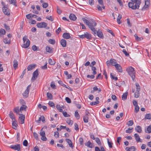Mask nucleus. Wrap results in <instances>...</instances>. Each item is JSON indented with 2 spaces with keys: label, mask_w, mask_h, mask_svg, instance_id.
<instances>
[{
  "label": "nucleus",
  "mask_w": 151,
  "mask_h": 151,
  "mask_svg": "<svg viewBox=\"0 0 151 151\" xmlns=\"http://www.w3.org/2000/svg\"><path fill=\"white\" fill-rule=\"evenodd\" d=\"M88 116L86 115H84L83 117V119L84 122L87 123L88 122Z\"/></svg>",
  "instance_id": "nucleus-31"
},
{
  "label": "nucleus",
  "mask_w": 151,
  "mask_h": 151,
  "mask_svg": "<svg viewBox=\"0 0 151 151\" xmlns=\"http://www.w3.org/2000/svg\"><path fill=\"white\" fill-rule=\"evenodd\" d=\"M33 135L35 138L36 139H37L38 138V134L35 132L33 133Z\"/></svg>",
  "instance_id": "nucleus-62"
},
{
  "label": "nucleus",
  "mask_w": 151,
  "mask_h": 151,
  "mask_svg": "<svg viewBox=\"0 0 151 151\" xmlns=\"http://www.w3.org/2000/svg\"><path fill=\"white\" fill-rule=\"evenodd\" d=\"M89 28L93 31L94 34H96V30L95 29V28L93 27H95L96 25V23L94 21H92V23H91L89 22L87 24Z\"/></svg>",
  "instance_id": "nucleus-3"
},
{
  "label": "nucleus",
  "mask_w": 151,
  "mask_h": 151,
  "mask_svg": "<svg viewBox=\"0 0 151 151\" xmlns=\"http://www.w3.org/2000/svg\"><path fill=\"white\" fill-rule=\"evenodd\" d=\"M46 50L48 52L51 53L53 52V50L52 48H51L49 46H47L46 47Z\"/></svg>",
  "instance_id": "nucleus-26"
},
{
  "label": "nucleus",
  "mask_w": 151,
  "mask_h": 151,
  "mask_svg": "<svg viewBox=\"0 0 151 151\" xmlns=\"http://www.w3.org/2000/svg\"><path fill=\"white\" fill-rule=\"evenodd\" d=\"M19 101L20 103L22 105H25L26 103L24 100L21 99Z\"/></svg>",
  "instance_id": "nucleus-56"
},
{
  "label": "nucleus",
  "mask_w": 151,
  "mask_h": 151,
  "mask_svg": "<svg viewBox=\"0 0 151 151\" xmlns=\"http://www.w3.org/2000/svg\"><path fill=\"white\" fill-rule=\"evenodd\" d=\"M25 119V116L22 114H19V121L21 124L24 123Z\"/></svg>",
  "instance_id": "nucleus-10"
},
{
  "label": "nucleus",
  "mask_w": 151,
  "mask_h": 151,
  "mask_svg": "<svg viewBox=\"0 0 151 151\" xmlns=\"http://www.w3.org/2000/svg\"><path fill=\"white\" fill-rule=\"evenodd\" d=\"M3 42L5 44H9L10 42V39H8L6 38H5Z\"/></svg>",
  "instance_id": "nucleus-35"
},
{
  "label": "nucleus",
  "mask_w": 151,
  "mask_h": 151,
  "mask_svg": "<svg viewBox=\"0 0 151 151\" xmlns=\"http://www.w3.org/2000/svg\"><path fill=\"white\" fill-rule=\"evenodd\" d=\"M47 97L48 98V99H52V96L51 93L48 92L47 93Z\"/></svg>",
  "instance_id": "nucleus-41"
},
{
  "label": "nucleus",
  "mask_w": 151,
  "mask_h": 151,
  "mask_svg": "<svg viewBox=\"0 0 151 151\" xmlns=\"http://www.w3.org/2000/svg\"><path fill=\"white\" fill-rule=\"evenodd\" d=\"M134 37H135V40L137 41H139L141 40V38L139 37L136 34L134 35Z\"/></svg>",
  "instance_id": "nucleus-43"
},
{
  "label": "nucleus",
  "mask_w": 151,
  "mask_h": 151,
  "mask_svg": "<svg viewBox=\"0 0 151 151\" xmlns=\"http://www.w3.org/2000/svg\"><path fill=\"white\" fill-rule=\"evenodd\" d=\"M82 19L83 21L84 22V23H85L86 24V25L89 22L88 20L87 19H86L84 18H82Z\"/></svg>",
  "instance_id": "nucleus-63"
},
{
  "label": "nucleus",
  "mask_w": 151,
  "mask_h": 151,
  "mask_svg": "<svg viewBox=\"0 0 151 151\" xmlns=\"http://www.w3.org/2000/svg\"><path fill=\"white\" fill-rule=\"evenodd\" d=\"M75 117H76L77 119H78L80 118V115L78 113V112L76 111H75Z\"/></svg>",
  "instance_id": "nucleus-42"
},
{
  "label": "nucleus",
  "mask_w": 151,
  "mask_h": 151,
  "mask_svg": "<svg viewBox=\"0 0 151 151\" xmlns=\"http://www.w3.org/2000/svg\"><path fill=\"white\" fill-rule=\"evenodd\" d=\"M36 66V64H32L29 65L27 68L28 70H31L34 68H35Z\"/></svg>",
  "instance_id": "nucleus-14"
},
{
  "label": "nucleus",
  "mask_w": 151,
  "mask_h": 151,
  "mask_svg": "<svg viewBox=\"0 0 151 151\" xmlns=\"http://www.w3.org/2000/svg\"><path fill=\"white\" fill-rule=\"evenodd\" d=\"M97 33L98 36L101 38H103L104 36L102 32L100 30L96 32V34Z\"/></svg>",
  "instance_id": "nucleus-17"
},
{
  "label": "nucleus",
  "mask_w": 151,
  "mask_h": 151,
  "mask_svg": "<svg viewBox=\"0 0 151 151\" xmlns=\"http://www.w3.org/2000/svg\"><path fill=\"white\" fill-rule=\"evenodd\" d=\"M122 52L126 56H129V54L127 52L125 49H123L122 50Z\"/></svg>",
  "instance_id": "nucleus-57"
},
{
  "label": "nucleus",
  "mask_w": 151,
  "mask_h": 151,
  "mask_svg": "<svg viewBox=\"0 0 151 151\" xmlns=\"http://www.w3.org/2000/svg\"><path fill=\"white\" fill-rule=\"evenodd\" d=\"M6 32L5 30L3 29H1L0 30V34L4 35L5 34Z\"/></svg>",
  "instance_id": "nucleus-51"
},
{
  "label": "nucleus",
  "mask_w": 151,
  "mask_h": 151,
  "mask_svg": "<svg viewBox=\"0 0 151 151\" xmlns=\"http://www.w3.org/2000/svg\"><path fill=\"white\" fill-rule=\"evenodd\" d=\"M2 11L4 14L7 15H9L10 14L9 9L7 7L4 6L2 8Z\"/></svg>",
  "instance_id": "nucleus-11"
},
{
  "label": "nucleus",
  "mask_w": 151,
  "mask_h": 151,
  "mask_svg": "<svg viewBox=\"0 0 151 151\" xmlns=\"http://www.w3.org/2000/svg\"><path fill=\"white\" fill-rule=\"evenodd\" d=\"M65 141L67 142L68 143V144L70 147L72 148L73 147V143L70 139H65Z\"/></svg>",
  "instance_id": "nucleus-23"
},
{
  "label": "nucleus",
  "mask_w": 151,
  "mask_h": 151,
  "mask_svg": "<svg viewBox=\"0 0 151 151\" xmlns=\"http://www.w3.org/2000/svg\"><path fill=\"white\" fill-rule=\"evenodd\" d=\"M145 132L148 133H151V125L147 127V131H146Z\"/></svg>",
  "instance_id": "nucleus-37"
},
{
  "label": "nucleus",
  "mask_w": 151,
  "mask_h": 151,
  "mask_svg": "<svg viewBox=\"0 0 151 151\" xmlns=\"http://www.w3.org/2000/svg\"><path fill=\"white\" fill-rule=\"evenodd\" d=\"M133 129V128H132L131 129L129 128L128 129H127L126 130V133H131L132 132V131H131V130Z\"/></svg>",
  "instance_id": "nucleus-58"
},
{
  "label": "nucleus",
  "mask_w": 151,
  "mask_h": 151,
  "mask_svg": "<svg viewBox=\"0 0 151 151\" xmlns=\"http://www.w3.org/2000/svg\"><path fill=\"white\" fill-rule=\"evenodd\" d=\"M134 136L135 137V140L137 142H142V141H140V139L138 134L135 133L134 134Z\"/></svg>",
  "instance_id": "nucleus-18"
},
{
  "label": "nucleus",
  "mask_w": 151,
  "mask_h": 151,
  "mask_svg": "<svg viewBox=\"0 0 151 151\" xmlns=\"http://www.w3.org/2000/svg\"><path fill=\"white\" fill-rule=\"evenodd\" d=\"M136 91H139L140 90V86L138 83H136Z\"/></svg>",
  "instance_id": "nucleus-49"
},
{
  "label": "nucleus",
  "mask_w": 151,
  "mask_h": 151,
  "mask_svg": "<svg viewBox=\"0 0 151 151\" xmlns=\"http://www.w3.org/2000/svg\"><path fill=\"white\" fill-rule=\"evenodd\" d=\"M117 64L116 60L114 59H111L106 62V64L108 66L110 65L115 66Z\"/></svg>",
  "instance_id": "nucleus-4"
},
{
  "label": "nucleus",
  "mask_w": 151,
  "mask_h": 151,
  "mask_svg": "<svg viewBox=\"0 0 151 151\" xmlns=\"http://www.w3.org/2000/svg\"><path fill=\"white\" fill-rule=\"evenodd\" d=\"M9 2L10 4H13L14 5H15L16 1V0H9Z\"/></svg>",
  "instance_id": "nucleus-50"
},
{
  "label": "nucleus",
  "mask_w": 151,
  "mask_h": 151,
  "mask_svg": "<svg viewBox=\"0 0 151 151\" xmlns=\"http://www.w3.org/2000/svg\"><path fill=\"white\" fill-rule=\"evenodd\" d=\"M95 141L97 143V144L99 145H101V143L100 142V139L98 137H96L95 138Z\"/></svg>",
  "instance_id": "nucleus-38"
},
{
  "label": "nucleus",
  "mask_w": 151,
  "mask_h": 151,
  "mask_svg": "<svg viewBox=\"0 0 151 151\" xmlns=\"http://www.w3.org/2000/svg\"><path fill=\"white\" fill-rule=\"evenodd\" d=\"M99 101L93 102L91 103L90 105L92 106H93V105H95L97 104H99Z\"/></svg>",
  "instance_id": "nucleus-53"
},
{
  "label": "nucleus",
  "mask_w": 151,
  "mask_h": 151,
  "mask_svg": "<svg viewBox=\"0 0 151 151\" xmlns=\"http://www.w3.org/2000/svg\"><path fill=\"white\" fill-rule=\"evenodd\" d=\"M47 24L45 22H41L37 23V26L38 28H45L47 27Z\"/></svg>",
  "instance_id": "nucleus-9"
},
{
  "label": "nucleus",
  "mask_w": 151,
  "mask_h": 151,
  "mask_svg": "<svg viewBox=\"0 0 151 151\" xmlns=\"http://www.w3.org/2000/svg\"><path fill=\"white\" fill-rule=\"evenodd\" d=\"M49 64L51 65H54L55 64V62L54 60L50 59L49 60Z\"/></svg>",
  "instance_id": "nucleus-32"
},
{
  "label": "nucleus",
  "mask_w": 151,
  "mask_h": 151,
  "mask_svg": "<svg viewBox=\"0 0 151 151\" xmlns=\"http://www.w3.org/2000/svg\"><path fill=\"white\" fill-rule=\"evenodd\" d=\"M27 106L26 105H22L20 109V111H26Z\"/></svg>",
  "instance_id": "nucleus-36"
},
{
  "label": "nucleus",
  "mask_w": 151,
  "mask_h": 151,
  "mask_svg": "<svg viewBox=\"0 0 151 151\" xmlns=\"http://www.w3.org/2000/svg\"><path fill=\"white\" fill-rule=\"evenodd\" d=\"M135 130L138 132L141 133L142 130L141 127L139 126H137L135 128Z\"/></svg>",
  "instance_id": "nucleus-24"
},
{
  "label": "nucleus",
  "mask_w": 151,
  "mask_h": 151,
  "mask_svg": "<svg viewBox=\"0 0 151 151\" xmlns=\"http://www.w3.org/2000/svg\"><path fill=\"white\" fill-rule=\"evenodd\" d=\"M78 36L80 38L83 39L85 37L88 40L91 39L92 37L91 35L87 32H86L84 34L78 35Z\"/></svg>",
  "instance_id": "nucleus-5"
},
{
  "label": "nucleus",
  "mask_w": 151,
  "mask_h": 151,
  "mask_svg": "<svg viewBox=\"0 0 151 151\" xmlns=\"http://www.w3.org/2000/svg\"><path fill=\"white\" fill-rule=\"evenodd\" d=\"M90 66L91 67V70L93 71L92 73L93 75H95L97 73L96 71V68L94 66H93L91 65H90Z\"/></svg>",
  "instance_id": "nucleus-27"
},
{
  "label": "nucleus",
  "mask_w": 151,
  "mask_h": 151,
  "mask_svg": "<svg viewBox=\"0 0 151 151\" xmlns=\"http://www.w3.org/2000/svg\"><path fill=\"white\" fill-rule=\"evenodd\" d=\"M10 147L15 150H17L18 151H21V147L20 144H18L14 145H11Z\"/></svg>",
  "instance_id": "nucleus-6"
},
{
  "label": "nucleus",
  "mask_w": 151,
  "mask_h": 151,
  "mask_svg": "<svg viewBox=\"0 0 151 151\" xmlns=\"http://www.w3.org/2000/svg\"><path fill=\"white\" fill-rule=\"evenodd\" d=\"M139 91H137L134 93V97L135 98H138L139 96Z\"/></svg>",
  "instance_id": "nucleus-40"
},
{
  "label": "nucleus",
  "mask_w": 151,
  "mask_h": 151,
  "mask_svg": "<svg viewBox=\"0 0 151 151\" xmlns=\"http://www.w3.org/2000/svg\"><path fill=\"white\" fill-rule=\"evenodd\" d=\"M23 145L25 146H27L28 145V142L26 140H24L23 142Z\"/></svg>",
  "instance_id": "nucleus-64"
},
{
  "label": "nucleus",
  "mask_w": 151,
  "mask_h": 151,
  "mask_svg": "<svg viewBox=\"0 0 151 151\" xmlns=\"http://www.w3.org/2000/svg\"><path fill=\"white\" fill-rule=\"evenodd\" d=\"M60 44L63 47H65L66 46V41L65 40L62 39L60 41Z\"/></svg>",
  "instance_id": "nucleus-16"
},
{
  "label": "nucleus",
  "mask_w": 151,
  "mask_h": 151,
  "mask_svg": "<svg viewBox=\"0 0 151 151\" xmlns=\"http://www.w3.org/2000/svg\"><path fill=\"white\" fill-rule=\"evenodd\" d=\"M65 100L68 103H71V101L70 99L68 97H66L65 98Z\"/></svg>",
  "instance_id": "nucleus-60"
},
{
  "label": "nucleus",
  "mask_w": 151,
  "mask_h": 151,
  "mask_svg": "<svg viewBox=\"0 0 151 151\" xmlns=\"http://www.w3.org/2000/svg\"><path fill=\"white\" fill-rule=\"evenodd\" d=\"M18 63L17 61L16 60H14L13 61V67L15 69H16L17 68Z\"/></svg>",
  "instance_id": "nucleus-22"
},
{
  "label": "nucleus",
  "mask_w": 151,
  "mask_h": 151,
  "mask_svg": "<svg viewBox=\"0 0 151 151\" xmlns=\"http://www.w3.org/2000/svg\"><path fill=\"white\" fill-rule=\"evenodd\" d=\"M149 7V6L145 4V6L142 7V11L147 10V9Z\"/></svg>",
  "instance_id": "nucleus-52"
},
{
  "label": "nucleus",
  "mask_w": 151,
  "mask_h": 151,
  "mask_svg": "<svg viewBox=\"0 0 151 151\" xmlns=\"http://www.w3.org/2000/svg\"><path fill=\"white\" fill-rule=\"evenodd\" d=\"M122 15L121 14H119L118 16L117 21L119 24H120L121 23V22H120V20L122 18Z\"/></svg>",
  "instance_id": "nucleus-30"
},
{
  "label": "nucleus",
  "mask_w": 151,
  "mask_h": 151,
  "mask_svg": "<svg viewBox=\"0 0 151 151\" xmlns=\"http://www.w3.org/2000/svg\"><path fill=\"white\" fill-rule=\"evenodd\" d=\"M42 129H43L42 128L41 129L40 132V135L41 136L45 135V132L44 131L42 130Z\"/></svg>",
  "instance_id": "nucleus-45"
},
{
  "label": "nucleus",
  "mask_w": 151,
  "mask_h": 151,
  "mask_svg": "<svg viewBox=\"0 0 151 151\" xmlns=\"http://www.w3.org/2000/svg\"><path fill=\"white\" fill-rule=\"evenodd\" d=\"M135 106V112L137 113L139 111V108L138 105Z\"/></svg>",
  "instance_id": "nucleus-54"
},
{
  "label": "nucleus",
  "mask_w": 151,
  "mask_h": 151,
  "mask_svg": "<svg viewBox=\"0 0 151 151\" xmlns=\"http://www.w3.org/2000/svg\"><path fill=\"white\" fill-rule=\"evenodd\" d=\"M145 118L148 119H151V114H147L145 116Z\"/></svg>",
  "instance_id": "nucleus-33"
},
{
  "label": "nucleus",
  "mask_w": 151,
  "mask_h": 151,
  "mask_svg": "<svg viewBox=\"0 0 151 151\" xmlns=\"http://www.w3.org/2000/svg\"><path fill=\"white\" fill-rule=\"evenodd\" d=\"M135 149H136L134 146H132L130 147H127L125 148L127 151H135Z\"/></svg>",
  "instance_id": "nucleus-20"
},
{
  "label": "nucleus",
  "mask_w": 151,
  "mask_h": 151,
  "mask_svg": "<svg viewBox=\"0 0 151 151\" xmlns=\"http://www.w3.org/2000/svg\"><path fill=\"white\" fill-rule=\"evenodd\" d=\"M63 38L65 39H68L70 37V36L69 33L65 32L63 33Z\"/></svg>",
  "instance_id": "nucleus-15"
},
{
  "label": "nucleus",
  "mask_w": 151,
  "mask_h": 151,
  "mask_svg": "<svg viewBox=\"0 0 151 151\" xmlns=\"http://www.w3.org/2000/svg\"><path fill=\"white\" fill-rule=\"evenodd\" d=\"M110 76L111 78L114 80L115 81H116L118 79V78L117 77H114L113 75H112V73H110Z\"/></svg>",
  "instance_id": "nucleus-47"
},
{
  "label": "nucleus",
  "mask_w": 151,
  "mask_h": 151,
  "mask_svg": "<svg viewBox=\"0 0 151 151\" xmlns=\"http://www.w3.org/2000/svg\"><path fill=\"white\" fill-rule=\"evenodd\" d=\"M58 83L61 85L63 86L64 87H66V85L63 83L62 81H58Z\"/></svg>",
  "instance_id": "nucleus-59"
},
{
  "label": "nucleus",
  "mask_w": 151,
  "mask_h": 151,
  "mask_svg": "<svg viewBox=\"0 0 151 151\" xmlns=\"http://www.w3.org/2000/svg\"><path fill=\"white\" fill-rule=\"evenodd\" d=\"M19 107L17 106L15 107L14 109V111L18 114L19 112Z\"/></svg>",
  "instance_id": "nucleus-34"
},
{
  "label": "nucleus",
  "mask_w": 151,
  "mask_h": 151,
  "mask_svg": "<svg viewBox=\"0 0 151 151\" xmlns=\"http://www.w3.org/2000/svg\"><path fill=\"white\" fill-rule=\"evenodd\" d=\"M30 42L29 40L28 39L27 40L26 42L24 43L22 47L24 48H26L29 47L30 45Z\"/></svg>",
  "instance_id": "nucleus-12"
},
{
  "label": "nucleus",
  "mask_w": 151,
  "mask_h": 151,
  "mask_svg": "<svg viewBox=\"0 0 151 151\" xmlns=\"http://www.w3.org/2000/svg\"><path fill=\"white\" fill-rule=\"evenodd\" d=\"M69 18L72 20L75 21L76 19V17L74 14H71L69 16Z\"/></svg>",
  "instance_id": "nucleus-21"
},
{
  "label": "nucleus",
  "mask_w": 151,
  "mask_h": 151,
  "mask_svg": "<svg viewBox=\"0 0 151 151\" xmlns=\"http://www.w3.org/2000/svg\"><path fill=\"white\" fill-rule=\"evenodd\" d=\"M26 18L28 19H30L32 17V14H27L26 15Z\"/></svg>",
  "instance_id": "nucleus-61"
},
{
  "label": "nucleus",
  "mask_w": 151,
  "mask_h": 151,
  "mask_svg": "<svg viewBox=\"0 0 151 151\" xmlns=\"http://www.w3.org/2000/svg\"><path fill=\"white\" fill-rule=\"evenodd\" d=\"M63 116L65 117H69L70 116V115L69 114H67V113L65 111H63Z\"/></svg>",
  "instance_id": "nucleus-48"
},
{
  "label": "nucleus",
  "mask_w": 151,
  "mask_h": 151,
  "mask_svg": "<svg viewBox=\"0 0 151 151\" xmlns=\"http://www.w3.org/2000/svg\"><path fill=\"white\" fill-rule=\"evenodd\" d=\"M38 75V69H37L33 73L31 80L33 81H35Z\"/></svg>",
  "instance_id": "nucleus-8"
},
{
  "label": "nucleus",
  "mask_w": 151,
  "mask_h": 151,
  "mask_svg": "<svg viewBox=\"0 0 151 151\" xmlns=\"http://www.w3.org/2000/svg\"><path fill=\"white\" fill-rule=\"evenodd\" d=\"M48 42L51 44L54 45L55 43V40L52 39H49Z\"/></svg>",
  "instance_id": "nucleus-44"
},
{
  "label": "nucleus",
  "mask_w": 151,
  "mask_h": 151,
  "mask_svg": "<svg viewBox=\"0 0 151 151\" xmlns=\"http://www.w3.org/2000/svg\"><path fill=\"white\" fill-rule=\"evenodd\" d=\"M67 122L70 125H72L73 123V121L70 120V119H68L67 120Z\"/></svg>",
  "instance_id": "nucleus-46"
},
{
  "label": "nucleus",
  "mask_w": 151,
  "mask_h": 151,
  "mask_svg": "<svg viewBox=\"0 0 151 151\" xmlns=\"http://www.w3.org/2000/svg\"><path fill=\"white\" fill-rule=\"evenodd\" d=\"M42 7L44 8H46L48 6V4L47 3L44 2L42 4Z\"/></svg>",
  "instance_id": "nucleus-55"
},
{
  "label": "nucleus",
  "mask_w": 151,
  "mask_h": 151,
  "mask_svg": "<svg viewBox=\"0 0 151 151\" xmlns=\"http://www.w3.org/2000/svg\"><path fill=\"white\" fill-rule=\"evenodd\" d=\"M128 92H125L123 93L122 96V99L123 100H126L127 99Z\"/></svg>",
  "instance_id": "nucleus-28"
},
{
  "label": "nucleus",
  "mask_w": 151,
  "mask_h": 151,
  "mask_svg": "<svg viewBox=\"0 0 151 151\" xmlns=\"http://www.w3.org/2000/svg\"><path fill=\"white\" fill-rule=\"evenodd\" d=\"M115 67L118 71L120 73L122 72V68L119 64H117L115 66Z\"/></svg>",
  "instance_id": "nucleus-13"
},
{
  "label": "nucleus",
  "mask_w": 151,
  "mask_h": 151,
  "mask_svg": "<svg viewBox=\"0 0 151 151\" xmlns=\"http://www.w3.org/2000/svg\"><path fill=\"white\" fill-rule=\"evenodd\" d=\"M30 85L28 86L27 87L26 90L22 94L23 96H24L26 98H27L28 96L29 91L30 89Z\"/></svg>",
  "instance_id": "nucleus-7"
},
{
  "label": "nucleus",
  "mask_w": 151,
  "mask_h": 151,
  "mask_svg": "<svg viewBox=\"0 0 151 151\" xmlns=\"http://www.w3.org/2000/svg\"><path fill=\"white\" fill-rule=\"evenodd\" d=\"M9 116L12 120H13V119H15L14 115L12 111H10Z\"/></svg>",
  "instance_id": "nucleus-29"
},
{
  "label": "nucleus",
  "mask_w": 151,
  "mask_h": 151,
  "mask_svg": "<svg viewBox=\"0 0 151 151\" xmlns=\"http://www.w3.org/2000/svg\"><path fill=\"white\" fill-rule=\"evenodd\" d=\"M85 145L91 148L93 147V145L90 141H88L87 142L85 143Z\"/></svg>",
  "instance_id": "nucleus-25"
},
{
  "label": "nucleus",
  "mask_w": 151,
  "mask_h": 151,
  "mask_svg": "<svg viewBox=\"0 0 151 151\" xmlns=\"http://www.w3.org/2000/svg\"><path fill=\"white\" fill-rule=\"evenodd\" d=\"M133 124V122L132 120L129 121L127 123V125L128 126H132Z\"/></svg>",
  "instance_id": "nucleus-39"
},
{
  "label": "nucleus",
  "mask_w": 151,
  "mask_h": 151,
  "mask_svg": "<svg viewBox=\"0 0 151 151\" xmlns=\"http://www.w3.org/2000/svg\"><path fill=\"white\" fill-rule=\"evenodd\" d=\"M12 125L13 126V129H16V128L18 126V125L17 124V122L15 121V119H13V120H12Z\"/></svg>",
  "instance_id": "nucleus-19"
},
{
  "label": "nucleus",
  "mask_w": 151,
  "mask_h": 151,
  "mask_svg": "<svg viewBox=\"0 0 151 151\" xmlns=\"http://www.w3.org/2000/svg\"><path fill=\"white\" fill-rule=\"evenodd\" d=\"M131 2L128 3L129 7L133 10L138 9L141 2V0H131Z\"/></svg>",
  "instance_id": "nucleus-1"
},
{
  "label": "nucleus",
  "mask_w": 151,
  "mask_h": 151,
  "mask_svg": "<svg viewBox=\"0 0 151 151\" xmlns=\"http://www.w3.org/2000/svg\"><path fill=\"white\" fill-rule=\"evenodd\" d=\"M127 71L129 75L131 76L132 79L134 80L135 77V71L134 68L132 67H130L127 69Z\"/></svg>",
  "instance_id": "nucleus-2"
}]
</instances>
